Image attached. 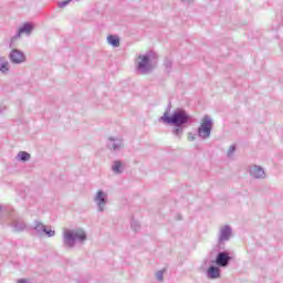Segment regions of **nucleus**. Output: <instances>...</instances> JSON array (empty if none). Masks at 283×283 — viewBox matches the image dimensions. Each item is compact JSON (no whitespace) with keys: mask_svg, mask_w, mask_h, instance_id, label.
Segmentation results:
<instances>
[{"mask_svg":"<svg viewBox=\"0 0 283 283\" xmlns=\"http://www.w3.org/2000/svg\"><path fill=\"white\" fill-rule=\"evenodd\" d=\"M9 220H11V227L15 233H22V231L28 229V223H25V220L14 214L13 208H11V212H9Z\"/></svg>","mask_w":283,"mask_h":283,"instance_id":"6","label":"nucleus"},{"mask_svg":"<svg viewBox=\"0 0 283 283\" xmlns=\"http://www.w3.org/2000/svg\"><path fill=\"white\" fill-rule=\"evenodd\" d=\"M70 3H72V0H64L59 2V8H65V6H70Z\"/></svg>","mask_w":283,"mask_h":283,"instance_id":"24","label":"nucleus"},{"mask_svg":"<svg viewBox=\"0 0 283 283\" xmlns=\"http://www.w3.org/2000/svg\"><path fill=\"white\" fill-rule=\"evenodd\" d=\"M10 62H8V59L6 56H0V72L2 74H6V72H10Z\"/></svg>","mask_w":283,"mask_h":283,"instance_id":"15","label":"nucleus"},{"mask_svg":"<svg viewBox=\"0 0 283 283\" xmlns=\"http://www.w3.org/2000/svg\"><path fill=\"white\" fill-rule=\"evenodd\" d=\"M221 268L218 265H210L207 270V277L209 280H219L222 275Z\"/></svg>","mask_w":283,"mask_h":283,"instance_id":"14","label":"nucleus"},{"mask_svg":"<svg viewBox=\"0 0 283 283\" xmlns=\"http://www.w3.org/2000/svg\"><path fill=\"white\" fill-rule=\"evenodd\" d=\"M107 41L113 48H120V38L118 35L111 34L107 36Z\"/></svg>","mask_w":283,"mask_h":283,"instance_id":"16","label":"nucleus"},{"mask_svg":"<svg viewBox=\"0 0 283 283\" xmlns=\"http://www.w3.org/2000/svg\"><path fill=\"white\" fill-rule=\"evenodd\" d=\"M130 227L133 231H139L140 230V223L138 221H132Z\"/></svg>","mask_w":283,"mask_h":283,"instance_id":"22","label":"nucleus"},{"mask_svg":"<svg viewBox=\"0 0 283 283\" xmlns=\"http://www.w3.org/2000/svg\"><path fill=\"white\" fill-rule=\"evenodd\" d=\"M248 171L251 176V178H254L255 180H261L266 178V172H264V168L258 165L249 166Z\"/></svg>","mask_w":283,"mask_h":283,"instance_id":"12","label":"nucleus"},{"mask_svg":"<svg viewBox=\"0 0 283 283\" xmlns=\"http://www.w3.org/2000/svg\"><path fill=\"white\" fill-rule=\"evenodd\" d=\"M233 154H235V145H231L227 151V156L228 158H231V156H233Z\"/></svg>","mask_w":283,"mask_h":283,"instance_id":"23","label":"nucleus"},{"mask_svg":"<svg viewBox=\"0 0 283 283\" xmlns=\"http://www.w3.org/2000/svg\"><path fill=\"white\" fill-rule=\"evenodd\" d=\"M32 30H34V25L30 22L24 23L22 27L19 28L15 35L11 38V43H14L17 39H21V34H32Z\"/></svg>","mask_w":283,"mask_h":283,"instance_id":"13","label":"nucleus"},{"mask_svg":"<svg viewBox=\"0 0 283 283\" xmlns=\"http://www.w3.org/2000/svg\"><path fill=\"white\" fill-rule=\"evenodd\" d=\"M193 0H181V3H191Z\"/></svg>","mask_w":283,"mask_h":283,"instance_id":"26","label":"nucleus"},{"mask_svg":"<svg viewBox=\"0 0 283 283\" xmlns=\"http://www.w3.org/2000/svg\"><path fill=\"white\" fill-rule=\"evenodd\" d=\"M94 202L97 207V211L103 213V211H105V207H107V192L98 190L94 197Z\"/></svg>","mask_w":283,"mask_h":283,"instance_id":"8","label":"nucleus"},{"mask_svg":"<svg viewBox=\"0 0 283 283\" xmlns=\"http://www.w3.org/2000/svg\"><path fill=\"white\" fill-rule=\"evenodd\" d=\"M3 112H6V107L0 108V114H3Z\"/></svg>","mask_w":283,"mask_h":283,"instance_id":"27","label":"nucleus"},{"mask_svg":"<svg viewBox=\"0 0 283 283\" xmlns=\"http://www.w3.org/2000/svg\"><path fill=\"white\" fill-rule=\"evenodd\" d=\"M171 112V103L168 105L166 112L161 117H159V123H164L165 125H172V134L177 138H182V134H185V129L189 127V122L191 120V115L187 114L185 108H177L169 115Z\"/></svg>","mask_w":283,"mask_h":283,"instance_id":"1","label":"nucleus"},{"mask_svg":"<svg viewBox=\"0 0 283 283\" xmlns=\"http://www.w3.org/2000/svg\"><path fill=\"white\" fill-rule=\"evenodd\" d=\"M87 240V233L83 229L64 230L62 234V242L64 249H74L76 242L83 243Z\"/></svg>","mask_w":283,"mask_h":283,"instance_id":"2","label":"nucleus"},{"mask_svg":"<svg viewBox=\"0 0 283 283\" xmlns=\"http://www.w3.org/2000/svg\"><path fill=\"white\" fill-rule=\"evenodd\" d=\"M112 170L114 174H117V175L123 174V163L120 160H115L113 163Z\"/></svg>","mask_w":283,"mask_h":283,"instance_id":"17","label":"nucleus"},{"mask_svg":"<svg viewBox=\"0 0 283 283\" xmlns=\"http://www.w3.org/2000/svg\"><path fill=\"white\" fill-rule=\"evenodd\" d=\"M106 147L111 151H120L125 147V144L123 143V138L108 137Z\"/></svg>","mask_w":283,"mask_h":283,"instance_id":"11","label":"nucleus"},{"mask_svg":"<svg viewBox=\"0 0 283 283\" xmlns=\"http://www.w3.org/2000/svg\"><path fill=\"white\" fill-rule=\"evenodd\" d=\"M233 260V256H231V253L229 251H219L217 253V256L213 261H211L212 264H216L217 266L221 269H227L229 264H231V261Z\"/></svg>","mask_w":283,"mask_h":283,"instance_id":"7","label":"nucleus"},{"mask_svg":"<svg viewBox=\"0 0 283 283\" xmlns=\"http://www.w3.org/2000/svg\"><path fill=\"white\" fill-rule=\"evenodd\" d=\"M164 66H165V70L167 72V74H170L171 73V67H174V61L169 57H166L164 60Z\"/></svg>","mask_w":283,"mask_h":283,"instance_id":"19","label":"nucleus"},{"mask_svg":"<svg viewBox=\"0 0 283 283\" xmlns=\"http://www.w3.org/2000/svg\"><path fill=\"white\" fill-rule=\"evenodd\" d=\"M34 231H36L38 235H48V238H54L56 235V231L54 230H48L45 224L43 222L35 220L34 221Z\"/></svg>","mask_w":283,"mask_h":283,"instance_id":"9","label":"nucleus"},{"mask_svg":"<svg viewBox=\"0 0 283 283\" xmlns=\"http://www.w3.org/2000/svg\"><path fill=\"white\" fill-rule=\"evenodd\" d=\"M151 59H156V53L154 51H148L144 55H138L137 72L139 74H151L154 72V64H151Z\"/></svg>","mask_w":283,"mask_h":283,"instance_id":"3","label":"nucleus"},{"mask_svg":"<svg viewBox=\"0 0 283 283\" xmlns=\"http://www.w3.org/2000/svg\"><path fill=\"white\" fill-rule=\"evenodd\" d=\"M212 129H213V119H211L209 115H206L201 119V125L198 127L199 138H202L203 140H207V138H211Z\"/></svg>","mask_w":283,"mask_h":283,"instance_id":"4","label":"nucleus"},{"mask_svg":"<svg viewBox=\"0 0 283 283\" xmlns=\"http://www.w3.org/2000/svg\"><path fill=\"white\" fill-rule=\"evenodd\" d=\"M188 140H196V135H190V136L188 137Z\"/></svg>","mask_w":283,"mask_h":283,"instance_id":"25","label":"nucleus"},{"mask_svg":"<svg viewBox=\"0 0 283 283\" xmlns=\"http://www.w3.org/2000/svg\"><path fill=\"white\" fill-rule=\"evenodd\" d=\"M231 238H233V228H231L229 224L221 226L218 234L219 249L224 250V242H229Z\"/></svg>","mask_w":283,"mask_h":283,"instance_id":"5","label":"nucleus"},{"mask_svg":"<svg viewBox=\"0 0 283 283\" xmlns=\"http://www.w3.org/2000/svg\"><path fill=\"white\" fill-rule=\"evenodd\" d=\"M30 158H31V155L28 151H19L17 155V160H20L21 163H28Z\"/></svg>","mask_w":283,"mask_h":283,"instance_id":"18","label":"nucleus"},{"mask_svg":"<svg viewBox=\"0 0 283 283\" xmlns=\"http://www.w3.org/2000/svg\"><path fill=\"white\" fill-rule=\"evenodd\" d=\"M3 211L4 213H8V217H10V213H12V208L3 207L0 205V220H3Z\"/></svg>","mask_w":283,"mask_h":283,"instance_id":"20","label":"nucleus"},{"mask_svg":"<svg viewBox=\"0 0 283 283\" xmlns=\"http://www.w3.org/2000/svg\"><path fill=\"white\" fill-rule=\"evenodd\" d=\"M9 61L13 63V65H21V63H25V53L19 49H13L9 53Z\"/></svg>","mask_w":283,"mask_h":283,"instance_id":"10","label":"nucleus"},{"mask_svg":"<svg viewBox=\"0 0 283 283\" xmlns=\"http://www.w3.org/2000/svg\"><path fill=\"white\" fill-rule=\"evenodd\" d=\"M164 275H165V271H158L156 272L155 277L158 282H163L165 280Z\"/></svg>","mask_w":283,"mask_h":283,"instance_id":"21","label":"nucleus"}]
</instances>
